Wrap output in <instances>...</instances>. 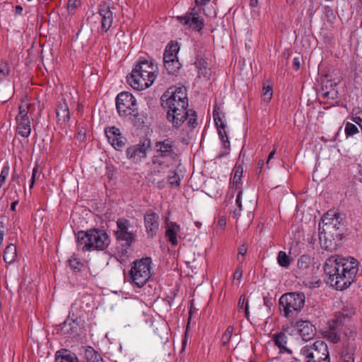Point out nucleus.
I'll return each mask as SVG.
<instances>
[{"label": "nucleus", "instance_id": "nucleus-51", "mask_svg": "<svg viewBox=\"0 0 362 362\" xmlns=\"http://www.w3.org/2000/svg\"><path fill=\"white\" fill-rule=\"evenodd\" d=\"M276 152V147L274 146V149L269 154V156H268V158H267V165L269 164L270 160L274 157V156L275 155Z\"/></svg>", "mask_w": 362, "mask_h": 362}, {"label": "nucleus", "instance_id": "nucleus-7", "mask_svg": "<svg viewBox=\"0 0 362 362\" xmlns=\"http://www.w3.org/2000/svg\"><path fill=\"white\" fill-rule=\"evenodd\" d=\"M117 111L122 118L131 121L134 125L144 123L139 112L136 98L129 92H122L116 98Z\"/></svg>", "mask_w": 362, "mask_h": 362}, {"label": "nucleus", "instance_id": "nucleus-52", "mask_svg": "<svg viewBox=\"0 0 362 362\" xmlns=\"http://www.w3.org/2000/svg\"><path fill=\"white\" fill-rule=\"evenodd\" d=\"M38 172L37 170V168H34L33 169V176H32V180H31V183H30V187H33V185H34V180H35V175H36V173Z\"/></svg>", "mask_w": 362, "mask_h": 362}, {"label": "nucleus", "instance_id": "nucleus-10", "mask_svg": "<svg viewBox=\"0 0 362 362\" xmlns=\"http://www.w3.org/2000/svg\"><path fill=\"white\" fill-rule=\"evenodd\" d=\"M300 355L304 362H330L328 346L321 340L303 346L300 349Z\"/></svg>", "mask_w": 362, "mask_h": 362}, {"label": "nucleus", "instance_id": "nucleus-45", "mask_svg": "<svg viewBox=\"0 0 362 362\" xmlns=\"http://www.w3.org/2000/svg\"><path fill=\"white\" fill-rule=\"evenodd\" d=\"M351 120L357 124L362 130V112L353 115L351 117Z\"/></svg>", "mask_w": 362, "mask_h": 362}, {"label": "nucleus", "instance_id": "nucleus-46", "mask_svg": "<svg viewBox=\"0 0 362 362\" xmlns=\"http://www.w3.org/2000/svg\"><path fill=\"white\" fill-rule=\"evenodd\" d=\"M243 276V269L240 264L238 265L233 274V279L240 281Z\"/></svg>", "mask_w": 362, "mask_h": 362}, {"label": "nucleus", "instance_id": "nucleus-36", "mask_svg": "<svg viewBox=\"0 0 362 362\" xmlns=\"http://www.w3.org/2000/svg\"><path fill=\"white\" fill-rule=\"evenodd\" d=\"M344 132L346 137H350L358 133V129L355 124L348 122L345 124Z\"/></svg>", "mask_w": 362, "mask_h": 362}, {"label": "nucleus", "instance_id": "nucleus-61", "mask_svg": "<svg viewBox=\"0 0 362 362\" xmlns=\"http://www.w3.org/2000/svg\"><path fill=\"white\" fill-rule=\"evenodd\" d=\"M294 1L295 0H287V2L289 4H293Z\"/></svg>", "mask_w": 362, "mask_h": 362}, {"label": "nucleus", "instance_id": "nucleus-63", "mask_svg": "<svg viewBox=\"0 0 362 362\" xmlns=\"http://www.w3.org/2000/svg\"><path fill=\"white\" fill-rule=\"evenodd\" d=\"M185 344H186V341H183V347L185 346Z\"/></svg>", "mask_w": 362, "mask_h": 362}, {"label": "nucleus", "instance_id": "nucleus-39", "mask_svg": "<svg viewBox=\"0 0 362 362\" xmlns=\"http://www.w3.org/2000/svg\"><path fill=\"white\" fill-rule=\"evenodd\" d=\"M69 265L74 272H79L83 267V264L75 257L69 259Z\"/></svg>", "mask_w": 362, "mask_h": 362}, {"label": "nucleus", "instance_id": "nucleus-43", "mask_svg": "<svg viewBox=\"0 0 362 362\" xmlns=\"http://www.w3.org/2000/svg\"><path fill=\"white\" fill-rule=\"evenodd\" d=\"M231 196L234 195V192H237L236 199L235 202L238 207L241 209L242 207V203H241V196H242V189L241 188H239L238 189H233V192L230 190Z\"/></svg>", "mask_w": 362, "mask_h": 362}, {"label": "nucleus", "instance_id": "nucleus-23", "mask_svg": "<svg viewBox=\"0 0 362 362\" xmlns=\"http://www.w3.org/2000/svg\"><path fill=\"white\" fill-rule=\"evenodd\" d=\"M233 172V178L230 187V190L232 192L233 189H238L239 188H241L242 183L240 182V179L243 173V167L241 165L236 163Z\"/></svg>", "mask_w": 362, "mask_h": 362}, {"label": "nucleus", "instance_id": "nucleus-35", "mask_svg": "<svg viewBox=\"0 0 362 362\" xmlns=\"http://www.w3.org/2000/svg\"><path fill=\"white\" fill-rule=\"evenodd\" d=\"M324 14L325 20L329 23H333L336 20V14L329 6L324 7Z\"/></svg>", "mask_w": 362, "mask_h": 362}, {"label": "nucleus", "instance_id": "nucleus-53", "mask_svg": "<svg viewBox=\"0 0 362 362\" xmlns=\"http://www.w3.org/2000/svg\"><path fill=\"white\" fill-rule=\"evenodd\" d=\"M244 310H245V316L248 320L249 319V305H248V302H246Z\"/></svg>", "mask_w": 362, "mask_h": 362}, {"label": "nucleus", "instance_id": "nucleus-16", "mask_svg": "<svg viewBox=\"0 0 362 362\" xmlns=\"http://www.w3.org/2000/svg\"><path fill=\"white\" fill-rule=\"evenodd\" d=\"M341 326L337 320L329 322L324 332L325 337L331 343L337 344L341 340Z\"/></svg>", "mask_w": 362, "mask_h": 362}, {"label": "nucleus", "instance_id": "nucleus-20", "mask_svg": "<svg viewBox=\"0 0 362 362\" xmlns=\"http://www.w3.org/2000/svg\"><path fill=\"white\" fill-rule=\"evenodd\" d=\"M356 349V345L355 343H347L341 352V361L354 362Z\"/></svg>", "mask_w": 362, "mask_h": 362}, {"label": "nucleus", "instance_id": "nucleus-47", "mask_svg": "<svg viewBox=\"0 0 362 362\" xmlns=\"http://www.w3.org/2000/svg\"><path fill=\"white\" fill-rule=\"evenodd\" d=\"M153 182L155 184L156 187L159 189L165 188L167 184V182L164 179L158 180L157 182H156V180H154Z\"/></svg>", "mask_w": 362, "mask_h": 362}, {"label": "nucleus", "instance_id": "nucleus-37", "mask_svg": "<svg viewBox=\"0 0 362 362\" xmlns=\"http://www.w3.org/2000/svg\"><path fill=\"white\" fill-rule=\"evenodd\" d=\"M233 329L234 328L232 326H228L226 329L221 338V343L223 346H227L229 344L233 335Z\"/></svg>", "mask_w": 362, "mask_h": 362}, {"label": "nucleus", "instance_id": "nucleus-29", "mask_svg": "<svg viewBox=\"0 0 362 362\" xmlns=\"http://www.w3.org/2000/svg\"><path fill=\"white\" fill-rule=\"evenodd\" d=\"M355 314V309L353 306H344L341 311L336 314L337 321L342 322L345 318H351Z\"/></svg>", "mask_w": 362, "mask_h": 362}, {"label": "nucleus", "instance_id": "nucleus-58", "mask_svg": "<svg viewBox=\"0 0 362 362\" xmlns=\"http://www.w3.org/2000/svg\"><path fill=\"white\" fill-rule=\"evenodd\" d=\"M330 92L327 91L322 94L324 98H328L329 96Z\"/></svg>", "mask_w": 362, "mask_h": 362}, {"label": "nucleus", "instance_id": "nucleus-41", "mask_svg": "<svg viewBox=\"0 0 362 362\" xmlns=\"http://www.w3.org/2000/svg\"><path fill=\"white\" fill-rule=\"evenodd\" d=\"M247 246L246 244H242L238 247L237 259H238V260L240 261V264H242L243 262V261L245 259V256L247 253Z\"/></svg>", "mask_w": 362, "mask_h": 362}, {"label": "nucleus", "instance_id": "nucleus-33", "mask_svg": "<svg viewBox=\"0 0 362 362\" xmlns=\"http://www.w3.org/2000/svg\"><path fill=\"white\" fill-rule=\"evenodd\" d=\"M217 129L218 131L219 138L221 140L222 144H223V147L225 149L228 150L230 148V141L228 139L227 132L226 131V128L222 129L221 127H217Z\"/></svg>", "mask_w": 362, "mask_h": 362}, {"label": "nucleus", "instance_id": "nucleus-64", "mask_svg": "<svg viewBox=\"0 0 362 362\" xmlns=\"http://www.w3.org/2000/svg\"><path fill=\"white\" fill-rule=\"evenodd\" d=\"M30 106V104H28V109H29Z\"/></svg>", "mask_w": 362, "mask_h": 362}, {"label": "nucleus", "instance_id": "nucleus-24", "mask_svg": "<svg viewBox=\"0 0 362 362\" xmlns=\"http://www.w3.org/2000/svg\"><path fill=\"white\" fill-rule=\"evenodd\" d=\"M213 117L216 127L226 128L224 113L221 111L220 107L216 105L214 107Z\"/></svg>", "mask_w": 362, "mask_h": 362}, {"label": "nucleus", "instance_id": "nucleus-19", "mask_svg": "<svg viewBox=\"0 0 362 362\" xmlns=\"http://www.w3.org/2000/svg\"><path fill=\"white\" fill-rule=\"evenodd\" d=\"M56 114L59 123L65 124L69 121L70 111L68 103L64 98L59 102L56 108Z\"/></svg>", "mask_w": 362, "mask_h": 362}, {"label": "nucleus", "instance_id": "nucleus-54", "mask_svg": "<svg viewBox=\"0 0 362 362\" xmlns=\"http://www.w3.org/2000/svg\"><path fill=\"white\" fill-rule=\"evenodd\" d=\"M210 0H195V4L197 5H206Z\"/></svg>", "mask_w": 362, "mask_h": 362}, {"label": "nucleus", "instance_id": "nucleus-15", "mask_svg": "<svg viewBox=\"0 0 362 362\" xmlns=\"http://www.w3.org/2000/svg\"><path fill=\"white\" fill-rule=\"evenodd\" d=\"M159 217L156 213L152 210H148L144 215V224L148 237L153 238L156 234L158 227Z\"/></svg>", "mask_w": 362, "mask_h": 362}, {"label": "nucleus", "instance_id": "nucleus-6", "mask_svg": "<svg viewBox=\"0 0 362 362\" xmlns=\"http://www.w3.org/2000/svg\"><path fill=\"white\" fill-rule=\"evenodd\" d=\"M78 245L83 251L103 250L109 245V237L103 230L93 228L76 234Z\"/></svg>", "mask_w": 362, "mask_h": 362}, {"label": "nucleus", "instance_id": "nucleus-1", "mask_svg": "<svg viewBox=\"0 0 362 362\" xmlns=\"http://www.w3.org/2000/svg\"><path fill=\"white\" fill-rule=\"evenodd\" d=\"M162 106L166 110V119L175 129L180 128L187 120L189 127L194 128L197 124V113L187 110L188 98L184 87L168 90L162 97Z\"/></svg>", "mask_w": 362, "mask_h": 362}, {"label": "nucleus", "instance_id": "nucleus-34", "mask_svg": "<svg viewBox=\"0 0 362 362\" xmlns=\"http://www.w3.org/2000/svg\"><path fill=\"white\" fill-rule=\"evenodd\" d=\"M277 261L279 264L282 267L287 268L290 265V258L284 251H280L278 253Z\"/></svg>", "mask_w": 362, "mask_h": 362}, {"label": "nucleus", "instance_id": "nucleus-17", "mask_svg": "<svg viewBox=\"0 0 362 362\" xmlns=\"http://www.w3.org/2000/svg\"><path fill=\"white\" fill-rule=\"evenodd\" d=\"M105 133L109 142L115 149L120 150L124 146L120 130L116 127L106 128Z\"/></svg>", "mask_w": 362, "mask_h": 362}, {"label": "nucleus", "instance_id": "nucleus-32", "mask_svg": "<svg viewBox=\"0 0 362 362\" xmlns=\"http://www.w3.org/2000/svg\"><path fill=\"white\" fill-rule=\"evenodd\" d=\"M273 96L272 87L269 85L264 84L262 88V98L264 102L268 103L271 101Z\"/></svg>", "mask_w": 362, "mask_h": 362}, {"label": "nucleus", "instance_id": "nucleus-38", "mask_svg": "<svg viewBox=\"0 0 362 362\" xmlns=\"http://www.w3.org/2000/svg\"><path fill=\"white\" fill-rule=\"evenodd\" d=\"M10 73L8 64L6 62H0V81L5 80Z\"/></svg>", "mask_w": 362, "mask_h": 362}, {"label": "nucleus", "instance_id": "nucleus-27", "mask_svg": "<svg viewBox=\"0 0 362 362\" xmlns=\"http://www.w3.org/2000/svg\"><path fill=\"white\" fill-rule=\"evenodd\" d=\"M17 257L16 247L14 245H8L4 252V259L6 263H13Z\"/></svg>", "mask_w": 362, "mask_h": 362}, {"label": "nucleus", "instance_id": "nucleus-11", "mask_svg": "<svg viewBox=\"0 0 362 362\" xmlns=\"http://www.w3.org/2000/svg\"><path fill=\"white\" fill-rule=\"evenodd\" d=\"M117 229L115 235L117 240L124 241L127 247H129L136 240L135 234L129 230L131 224L129 220L119 218L117 221Z\"/></svg>", "mask_w": 362, "mask_h": 362}, {"label": "nucleus", "instance_id": "nucleus-55", "mask_svg": "<svg viewBox=\"0 0 362 362\" xmlns=\"http://www.w3.org/2000/svg\"><path fill=\"white\" fill-rule=\"evenodd\" d=\"M18 201L13 202L11 204V210L14 211L16 210V207L18 205Z\"/></svg>", "mask_w": 362, "mask_h": 362}, {"label": "nucleus", "instance_id": "nucleus-50", "mask_svg": "<svg viewBox=\"0 0 362 362\" xmlns=\"http://www.w3.org/2000/svg\"><path fill=\"white\" fill-rule=\"evenodd\" d=\"M293 68L298 71L300 68V62L298 57H295L293 60Z\"/></svg>", "mask_w": 362, "mask_h": 362}, {"label": "nucleus", "instance_id": "nucleus-26", "mask_svg": "<svg viewBox=\"0 0 362 362\" xmlns=\"http://www.w3.org/2000/svg\"><path fill=\"white\" fill-rule=\"evenodd\" d=\"M175 167L170 168L167 175V182L173 187H178L180 185V177L177 174Z\"/></svg>", "mask_w": 362, "mask_h": 362}, {"label": "nucleus", "instance_id": "nucleus-49", "mask_svg": "<svg viewBox=\"0 0 362 362\" xmlns=\"http://www.w3.org/2000/svg\"><path fill=\"white\" fill-rule=\"evenodd\" d=\"M247 301H245V296H241L239 298L238 306L239 309L245 308V303Z\"/></svg>", "mask_w": 362, "mask_h": 362}, {"label": "nucleus", "instance_id": "nucleus-42", "mask_svg": "<svg viewBox=\"0 0 362 362\" xmlns=\"http://www.w3.org/2000/svg\"><path fill=\"white\" fill-rule=\"evenodd\" d=\"M9 174V167L8 165H5L1 172L0 174V189L4 185L6 182V180Z\"/></svg>", "mask_w": 362, "mask_h": 362}, {"label": "nucleus", "instance_id": "nucleus-30", "mask_svg": "<svg viewBox=\"0 0 362 362\" xmlns=\"http://www.w3.org/2000/svg\"><path fill=\"white\" fill-rule=\"evenodd\" d=\"M164 66L169 74H174L180 67V64L177 59L171 61H163Z\"/></svg>", "mask_w": 362, "mask_h": 362}, {"label": "nucleus", "instance_id": "nucleus-9", "mask_svg": "<svg viewBox=\"0 0 362 362\" xmlns=\"http://www.w3.org/2000/svg\"><path fill=\"white\" fill-rule=\"evenodd\" d=\"M305 297L303 293L290 292L283 294L279 300V310L287 319L294 317L305 305Z\"/></svg>", "mask_w": 362, "mask_h": 362}, {"label": "nucleus", "instance_id": "nucleus-2", "mask_svg": "<svg viewBox=\"0 0 362 362\" xmlns=\"http://www.w3.org/2000/svg\"><path fill=\"white\" fill-rule=\"evenodd\" d=\"M358 264V260L350 256L333 255L327 258L324 271L329 276L330 286L340 291L349 288L356 279Z\"/></svg>", "mask_w": 362, "mask_h": 362}, {"label": "nucleus", "instance_id": "nucleus-40", "mask_svg": "<svg viewBox=\"0 0 362 362\" xmlns=\"http://www.w3.org/2000/svg\"><path fill=\"white\" fill-rule=\"evenodd\" d=\"M22 107L21 105H19V113L16 116V121L18 122V126L16 128L17 134L23 136V127H22V122H23V115H21L23 111L21 110Z\"/></svg>", "mask_w": 362, "mask_h": 362}, {"label": "nucleus", "instance_id": "nucleus-13", "mask_svg": "<svg viewBox=\"0 0 362 362\" xmlns=\"http://www.w3.org/2000/svg\"><path fill=\"white\" fill-rule=\"evenodd\" d=\"M101 18V30L107 33L111 28L113 23V12L110 5L107 3H102L98 8V11Z\"/></svg>", "mask_w": 362, "mask_h": 362}, {"label": "nucleus", "instance_id": "nucleus-28", "mask_svg": "<svg viewBox=\"0 0 362 362\" xmlns=\"http://www.w3.org/2000/svg\"><path fill=\"white\" fill-rule=\"evenodd\" d=\"M344 336L347 340V343L352 342L356 344V342H359L362 339L361 334L357 332L354 328H347L344 331Z\"/></svg>", "mask_w": 362, "mask_h": 362}, {"label": "nucleus", "instance_id": "nucleus-21", "mask_svg": "<svg viewBox=\"0 0 362 362\" xmlns=\"http://www.w3.org/2000/svg\"><path fill=\"white\" fill-rule=\"evenodd\" d=\"M180 227L175 222H170L167 225L165 236L172 245H177V234L180 231Z\"/></svg>", "mask_w": 362, "mask_h": 362}, {"label": "nucleus", "instance_id": "nucleus-12", "mask_svg": "<svg viewBox=\"0 0 362 362\" xmlns=\"http://www.w3.org/2000/svg\"><path fill=\"white\" fill-rule=\"evenodd\" d=\"M196 8L191 9L184 16H177V21L182 25L192 28L194 31L200 32L204 25V19L199 16V11Z\"/></svg>", "mask_w": 362, "mask_h": 362}, {"label": "nucleus", "instance_id": "nucleus-62", "mask_svg": "<svg viewBox=\"0 0 362 362\" xmlns=\"http://www.w3.org/2000/svg\"><path fill=\"white\" fill-rule=\"evenodd\" d=\"M264 304H266L267 305L268 302H267V300L265 298H264Z\"/></svg>", "mask_w": 362, "mask_h": 362}, {"label": "nucleus", "instance_id": "nucleus-59", "mask_svg": "<svg viewBox=\"0 0 362 362\" xmlns=\"http://www.w3.org/2000/svg\"><path fill=\"white\" fill-rule=\"evenodd\" d=\"M264 164V161L262 160H259V163H258V165L262 168V166Z\"/></svg>", "mask_w": 362, "mask_h": 362}, {"label": "nucleus", "instance_id": "nucleus-25", "mask_svg": "<svg viewBox=\"0 0 362 362\" xmlns=\"http://www.w3.org/2000/svg\"><path fill=\"white\" fill-rule=\"evenodd\" d=\"M179 51L177 44L168 45L163 54V61H171L177 59V53Z\"/></svg>", "mask_w": 362, "mask_h": 362}, {"label": "nucleus", "instance_id": "nucleus-57", "mask_svg": "<svg viewBox=\"0 0 362 362\" xmlns=\"http://www.w3.org/2000/svg\"><path fill=\"white\" fill-rule=\"evenodd\" d=\"M22 10H23V8L21 7V6H17L16 7V11L17 13H21Z\"/></svg>", "mask_w": 362, "mask_h": 362}, {"label": "nucleus", "instance_id": "nucleus-18", "mask_svg": "<svg viewBox=\"0 0 362 362\" xmlns=\"http://www.w3.org/2000/svg\"><path fill=\"white\" fill-rule=\"evenodd\" d=\"M126 155L134 163H139L146 157V148L144 144L132 146L127 149Z\"/></svg>", "mask_w": 362, "mask_h": 362}, {"label": "nucleus", "instance_id": "nucleus-5", "mask_svg": "<svg viewBox=\"0 0 362 362\" xmlns=\"http://www.w3.org/2000/svg\"><path fill=\"white\" fill-rule=\"evenodd\" d=\"M158 67L152 59L139 58L129 76H127L129 84L135 90H141L150 87L154 82Z\"/></svg>", "mask_w": 362, "mask_h": 362}, {"label": "nucleus", "instance_id": "nucleus-8", "mask_svg": "<svg viewBox=\"0 0 362 362\" xmlns=\"http://www.w3.org/2000/svg\"><path fill=\"white\" fill-rule=\"evenodd\" d=\"M153 274L151 257H143L132 263L129 281L137 288H142Z\"/></svg>", "mask_w": 362, "mask_h": 362}, {"label": "nucleus", "instance_id": "nucleus-48", "mask_svg": "<svg viewBox=\"0 0 362 362\" xmlns=\"http://www.w3.org/2000/svg\"><path fill=\"white\" fill-rule=\"evenodd\" d=\"M27 119H28V118H26V115H24V133H23L24 137L28 136L30 134V126L29 125L28 127L25 126V122Z\"/></svg>", "mask_w": 362, "mask_h": 362}, {"label": "nucleus", "instance_id": "nucleus-56", "mask_svg": "<svg viewBox=\"0 0 362 362\" xmlns=\"http://www.w3.org/2000/svg\"><path fill=\"white\" fill-rule=\"evenodd\" d=\"M250 4L252 7H255L257 5V0H250Z\"/></svg>", "mask_w": 362, "mask_h": 362}, {"label": "nucleus", "instance_id": "nucleus-4", "mask_svg": "<svg viewBox=\"0 0 362 362\" xmlns=\"http://www.w3.org/2000/svg\"><path fill=\"white\" fill-rule=\"evenodd\" d=\"M157 154L152 158V173L160 175L170 168L176 167L178 154L174 141L165 139L155 143Z\"/></svg>", "mask_w": 362, "mask_h": 362}, {"label": "nucleus", "instance_id": "nucleus-14", "mask_svg": "<svg viewBox=\"0 0 362 362\" xmlns=\"http://www.w3.org/2000/svg\"><path fill=\"white\" fill-rule=\"evenodd\" d=\"M294 327L304 341H310L315 335V327L308 320H298Z\"/></svg>", "mask_w": 362, "mask_h": 362}, {"label": "nucleus", "instance_id": "nucleus-22", "mask_svg": "<svg viewBox=\"0 0 362 362\" xmlns=\"http://www.w3.org/2000/svg\"><path fill=\"white\" fill-rule=\"evenodd\" d=\"M274 344L279 349L280 353L291 354V350L286 347L287 336L284 332L277 333L272 337Z\"/></svg>", "mask_w": 362, "mask_h": 362}, {"label": "nucleus", "instance_id": "nucleus-60", "mask_svg": "<svg viewBox=\"0 0 362 362\" xmlns=\"http://www.w3.org/2000/svg\"><path fill=\"white\" fill-rule=\"evenodd\" d=\"M195 225L197 228H199L202 225V223L199 221L195 222Z\"/></svg>", "mask_w": 362, "mask_h": 362}, {"label": "nucleus", "instance_id": "nucleus-3", "mask_svg": "<svg viewBox=\"0 0 362 362\" xmlns=\"http://www.w3.org/2000/svg\"><path fill=\"white\" fill-rule=\"evenodd\" d=\"M323 226H319L320 240L324 233L323 247L329 251L337 248L342 239L344 229V215L334 210H329L321 218Z\"/></svg>", "mask_w": 362, "mask_h": 362}, {"label": "nucleus", "instance_id": "nucleus-31", "mask_svg": "<svg viewBox=\"0 0 362 362\" xmlns=\"http://www.w3.org/2000/svg\"><path fill=\"white\" fill-rule=\"evenodd\" d=\"M311 264V258L309 255H303L298 259L297 266L299 269L305 270L309 268Z\"/></svg>", "mask_w": 362, "mask_h": 362}, {"label": "nucleus", "instance_id": "nucleus-44", "mask_svg": "<svg viewBox=\"0 0 362 362\" xmlns=\"http://www.w3.org/2000/svg\"><path fill=\"white\" fill-rule=\"evenodd\" d=\"M80 0H69L67 4V9L69 12L74 11L79 4Z\"/></svg>", "mask_w": 362, "mask_h": 362}]
</instances>
